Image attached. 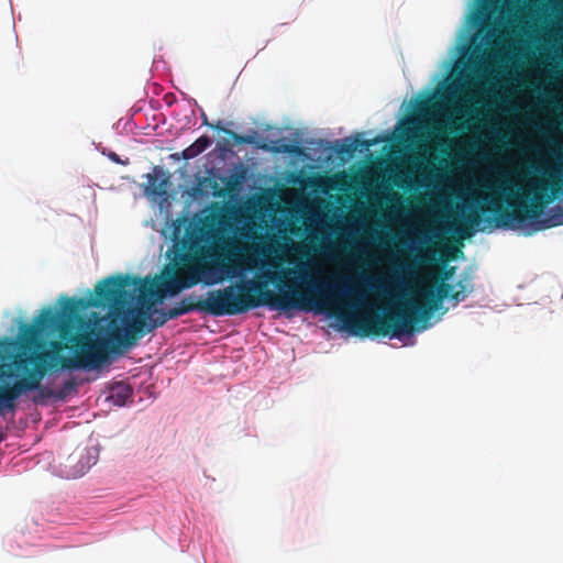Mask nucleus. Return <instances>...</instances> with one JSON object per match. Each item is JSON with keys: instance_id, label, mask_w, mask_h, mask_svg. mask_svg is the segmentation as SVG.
<instances>
[{"instance_id": "18", "label": "nucleus", "mask_w": 563, "mask_h": 563, "mask_svg": "<svg viewBox=\"0 0 563 563\" xmlns=\"http://www.w3.org/2000/svg\"><path fill=\"white\" fill-rule=\"evenodd\" d=\"M75 388V382L74 380H67L65 384H64V390L65 391H69L71 389Z\"/></svg>"}, {"instance_id": "19", "label": "nucleus", "mask_w": 563, "mask_h": 563, "mask_svg": "<svg viewBox=\"0 0 563 563\" xmlns=\"http://www.w3.org/2000/svg\"><path fill=\"white\" fill-rule=\"evenodd\" d=\"M256 147L261 148V150H264V151H269L271 150L269 146L267 144H265V143L256 144Z\"/></svg>"}, {"instance_id": "11", "label": "nucleus", "mask_w": 563, "mask_h": 563, "mask_svg": "<svg viewBox=\"0 0 563 563\" xmlns=\"http://www.w3.org/2000/svg\"><path fill=\"white\" fill-rule=\"evenodd\" d=\"M43 380V374L41 372L27 373L23 377L14 380L13 384L2 385L0 387V415H3L4 410L15 411L16 399L33 390H38L41 396L49 397L52 391L47 388L41 387Z\"/></svg>"}, {"instance_id": "7", "label": "nucleus", "mask_w": 563, "mask_h": 563, "mask_svg": "<svg viewBox=\"0 0 563 563\" xmlns=\"http://www.w3.org/2000/svg\"><path fill=\"white\" fill-rule=\"evenodd\" d=\"M186 308H180L178 305L167 311L162 310L158 317L153 318V314L156 312L155 307L147 309L145 306L136 305L122 308V311H119V313L120 321H122L124 349L134 346L139 339L163 327L168 320L186 314Z\"/></svg>"}, {"instance_id": "5", "label": "nucleus", "mask_w": 563, "mask_h": 563, "mask_svg": "<svg viewBox=\"0 0 563 563\" xmlns=\"http://www.w3.org/2000/svg\"><path fill=\"white\" fill-rule=\"evenodd\" d=\"M221 249L225 251L223 258L212 263L205 261L212 255L172 250V268L187 282V287H194L200 282L208 286L217 285L253 267L250 256H238L242 247L234 240L224 241Z\"/></svg>"}, {"instance_id": "20", "label": "nucleus", "mask_w": 563, "mask_h": 563, "mask_svg": "<svg viewBox=\"0 0 563 563\" xmlns=\"http://www.w3.org/2000/svg\"><path fill=\"white\" fill-rule=\"evenodd\" d=\"M361 305H363V302H362V301H355V302H353V306H354V307H358V306H361Z\"/></svg>"}, {"instance_id": "22", "label": "nucleus", "mask_w": 563, "mask_h": 563, "mask_svg": "<svg viewBox=\"0 0 563 563\" xmlns=\"http://www.w3.org/2000/svg\"><path fill=\"white\" fill-rule=\"evenodd\" d=\"M122 390H123L124 396H128L129 390H128V389H125V388H122Z\"/></svg>"}, {"instance_id": "9", "label": "nucleus", "mask_w": 563, "mask_h": 563, "mask_svg": "<svg viewBox=\"0 0 563 563\" xmlns=\"http://www.w3.org/2000/svg\"><path fill=\"white\" fill-rule=\"evenodd\" d=\"M117 275L106 277L96 285L95 296L90 299L62 297V318L76 320L80 310L89 307L110 308V311H122L123 305L121 295L117 294Z\"/></svg>"}, {"instance_id": "14", "label": "nucleus", "mask_w": 563, "mask_h": 563, "mask_svg": "<svg viewBox=\"0 0 563 563\" xmlns=\"http://www.w3.org/2000/svg\"><path fill=\"white\" fill-rule=\"evenodd\" d=\"M146 178H147V184H146L144 190L147 195L162 197L166 194V186L168 183V178L165 177V178L158 180L157 176L154 174H147Z\"/></svg>"}, {"instance_id": "4", "label": "nucleus", "mask_w": 563, "mask_h": 563, "mask_svg": "<svg viewBox=\"0 0 563 563\" xmlns=\"http://www.w3.org/2000/svg\"><path fill=\"white\" fill-rule=\"evenodd\" d=\"M454 271V267H450L443 273V282L437 289L432 287L420 289L418 297L407 301L404 309L390 310L384 316L378 313L357 316L345 312H335V314L346 328L365 336L400 338L411 334L413 323L428 319L440 308L444 299H451L457 303L464 301L473 291L472 283L467 277L460 279L456 285L445 283L452 277Z\"/></svg>"}, {"instance_id": "21", "label": "nucleus", "mask_w": 563, "mask_h": 563, "mask_svg": "<svg viewBox=\"0 0 563 563\" xmlns=\"http://www.w3.org/2000/svg\"><path fill=\"white\" fill-rule=\"evenodd\" d=\"M111 158L114 159V161H119L117 154H114V153L111 155Z\"/></svg>"}, {"instance_id": "13", "label": "nucleus", "mask_w": 563, "mask_h": 563, "mask_svg": "<svg viewBox=\"0 0 563 563\" xmlns=\"http://www.w3.org/2000/svg\"><path fill=\"white\" fill-rule=\"evenodd\" d=\"M210 145L211 140L207 135H202L181 152V157L186 161L195 158L203 153Z\"/></svg>"}, {"instance_id": "17", "label": "nucleus", "mask_w": 563, "mask_h": 563, "mask_svg": "<svg viewBox=\"0 0 563 563\" xmlns=\"http://www.w3.org/2000/svg\"><path fill=\"white\" fill-rule=\"evenodd\" d=\"M361 278H362L363 283H365L366 285H371V286L375 287L376 289L380 288L379 284L372 283V280H373L372 277H369L367 275H363Z\"/></svg>"}, {"instance_id": "8", "label": "nucleus", "mask_w": 563, "mask_h": 563, "mask_svg": "<svg viewBox=\"0 0 563 563\" xmlns=\"http://www.w3.org/2000/svg\"><path fill=\"white\" fill-rule=\"evenodd\" d=\"M180 228L176 227L173 232L172 250H184L186 252H197L200 254L214 255L217 249L222 250L224 239L221 244L211 247L208 243H217L222 239L219 223L214 218L206 217L199 222L188 221L183 238L179 240Z\"/></svg>"}, {"instance_id": "1", "label": "nucleus", "mask_w": 563, "mask_h": 563, "mask_svg": "<svg viewBox=\"0 0 563 563\" xmlns=\"http://www.w3.org/2000/svg\"><path fill=\"white\" fill-rule=\"evenodd\" d=\"M312 266L300 263L296 268L282 272L265 271L264 282L247 279L222 289L210 290L207 298L195 302L194 295L181 299L180 308L186 313L202 311L214 317L236 316L252 309L268 306L283 311H332L339 307L342 297L355 295V290L341 283L318 282Z\"/></svg>"}, {"instance_id": "2", "label": "nucleus", "mask_w": 563, "mask_h": 563, "mask_svg": "<svg viewBox=\"0 0 563 563\" xmlns=\"http://www.w3.org/2000/svg\"><path fill=\"white\" fill-rule=\"evenodd\" d=\"M559 163L542 172L543 177L530 179L526 186H510L508 179H500L486 187L503 196L508 208H504L495 195L485 196L486 205L472 209L464 216L465 224L460 229L463 236L473 234V229L483 222L482 213H493L485 222L493 228L517 229L531 221L534 231H541L563 224V212L540 219L547 203L551 202L563 188V157H558Z\"/></svg>"}, {"instance_id": "15", "label": "nucleus", "mask_w": 563, "mask_h": 563, "mask_svg": "<svg viewBox=\"0 0 563 563\" xmlns=\"http://www.w3.org/2000/svg\"><path fill=\"white\" fill-rule=\"evenodd\" d=\"M202 118H203V123L205 124L211 126L212 129H216V130H219V131H223L224 133L229 134L236 144H250V145L255 144V137L254 136H252V135H242V134H238L235 132H232L230 130L223 129L221 126V122H219L217 124H209L208 121H207L206 114H203Z\"/></svg>"}, {"instance_id": "3", "label": "nucleus", "mask_w": 563, "mask_h": 563, "mask_svg": "<svg viewBox=\"0 0 563 563\" xmlns=\"http://www.w3.org/2000/svg\"><path fill=\"white\" fill-rule=\"evenodd\" d=\"M99 325L97 338L92 332L76 330V320L62 318L51 307L42 309L33 324L21 328V350H40L46 345L45 335L58 333L62 341L74 347L73 357H62V369H95L108 358V353H120L124 349L122 321L119 311H109Z\"/></svg>"}, {"instance_id": "23", "label": "nucleus", "mask_w": 563, "mask_h": 563, "mask_svg": "<svg viewBox=\"0 0 563 563\" xmlns=\"http://www.w3.org/2000/svg\"><path fill=\"white\" fill-rule=\"evenodd\" d=\"M3 440V437L0 434V442Z\"/></svg>"}, {"instance_id": "12", "label": "nucleus", "mask_w": 563, "mask_h": 563, "mask_svg": "<svg viewBox=\"0 0 563 563\" xmlns=\"http://www.w3.org/2000/svg\"><path fill=\"white\" fill-rule=\"evenodd\" d=\"M375 143V140H361L358 135L356 137L349 136L343 139L341 144L336 145L335 152L340 156L351 157L357 150H368Z\"/></svg>"}, {"instance_id": "6", "label": "nucleus", "mask_w": 563, "mask_h": 563, "mask_svg": "<svg viewBox=\"0 0 563 563\" xmlns=\"http://www.w3.org/2000/svg\"><path fill=\"white\" fill-rule=\"evenodd\" d=\"M119 286L117 294L121 295L123 308L134 299L137 305L147 309L155 307L167 295H177L183 289H188L187 282L180 277L172 267L166 268L162 276L144 279L132 275H117Z\"/></svg>"}, {"instance_id": "16", "label": "nucleus", "mask_w": 563, "mask_h": 563, "mask_svg": "<svg viewBox=\"0 0 563 563\" xmlns=\"http://www.w3.org/2000/svg\"><path fill=\"white\" fill-rule=\"evenodd\" d=\"M275 152H283V153H289V154H299L301 153V148L296 145H285L284 148L279 150L276 148Z\"/></svg>"}, {"instance_id": "10", "label": "nucleus", "mask_w": 563, "mask_h": 563, "mask_svg": "<svg viewBox=\"0 0 563 563\" xmlns=\"http://www.w3.org/2000/svg\"><path fill=\"white\" fill-rule=\"evenodd\" d=\"M45 345L40 350H22V353L15 355L13 360L14 367L27 375V373L41 372L43 378L52 371L60 367V358L65 357L60 355L63 350H73L69 343L59 340L49 341V350L44 349Z\"/></svg>"}]
</instances>
